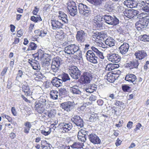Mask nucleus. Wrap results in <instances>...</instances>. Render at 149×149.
<instances>
[{
    "label": "nucleus",
    "instance_id": "1",
    "mask_svg": "<svg viewBox=\"0 0 149 149\" xmlns=\"http://www.w3.org/2000/svg\"><path fill=\"white\" fill-rule=\"evenodd\" d=\"M92 50H89L86 54V57L88 61L93 63L96 64L98 62L97 56L102 59L104 58L103 53L94 47H91Z\"/></svg>",
    "mask_w": 149,
    "mask_h": 149
},
{
    "label": "nucleus",
    "instance_id": "2",
    "mask_svg": "<svg viewBox=\"0 0 149 149\" xmlns=\"http://www.w3.org/2000/svg\"><path fill=\"white\" fill-rule=\"evenodd\" d=\"M62 63V61L61 58L58 57L54 58L52 60L51 70H50L49 71L52 74H54L52 72H57L59 70L60 65Z\"/></svg>",
    "mask_w": 149,
    "mask_h": 149
},
{
    "label": "nucleus",
    "instance_id": "3",
    "mask_svg": "<svg viewBox=\"0 0 149 149\" xmlns=\"http://www.w3.org/2000/svg\"><path fill=\"white\" fill-rule=\"evenodd\" d=\"M149 20L147 17L140 18L135 23V26L136 28L139 31L145 29L148 24Z\"/></svg>",
    "mask_w": 149,
    "mask_h": 149
},
{
    "label": "nucleus",
    "instance_id": "4",
    "mask_svg": "<svg viewBox=\"0 0 149 149\" xmlns=\"http://www.w3.org/2000/svg\"><path fill=\"white\" fill-rule=\"evenodd\" d=\"M103 18L105 22L109 24L116 26L119 23V19L114 15L112 16L109 14H106L103 16Z\"/></svg>",
    "mask_w": 149,
    "mask_h": 149
},
{
    "label": "nucleus",
    "instance_id": "5",
    "mask_svg": "<svg viewBox=\"0 0 149 149\" xmlns=\"http://www.w3.org/2000/svg\"><path fill=\"white\" fill-rule=\"evenodd\" d=\"M69 72L71 76L74 79H78L81 75L80 71L75 66H73L69 69Z\"/></svg>",
    "mask_w": 149,
    "mask_h": 149
},
{
    "label": "nucleus",
    "instance_id": "6",
    "mask_svg": "<svg viewBox=\"0 0 149 149\" xmlns=\"http://www.w3.org/2000/svg\"><path fill=\"white\" fill-rule=\"evenodd\" d=\"M91 76V74L88 72H84L81 75L80 79V82L85 84L89 83Z\"/></svg>",
    "mask_w": 149,
    "mask_h": 149
},
{
    "label": "nucleus",
    "instance_id": "7",
    "mask_svg": "<svg viewBox=\"0 0 149 149\" xmlns=\"http://www.w3.org/2000/svg\"><path fill=\"white\" fill-rule=\"evenodd\" d=\"M87 36V33L84 31L82 30L79 31H77L76 35L77 40L79 42H83L85 40Z\"/></svg>",
    "mask_w": 149,
    "mask_h": 149
},
{
    "label": "nucleus",
    "instance_id": "8",
    "mask_svg": "<svg viewBox=\"0 0 149 149\" xmlns=\"http://www.w3.org/2000/svg\"><path fill=\"white\" fill-rule=\"evenodd\" d=\"M72 121L75 124L79 129L84 126V122L83 120L78 116L76 115L71 118Z\"/></svg>",
    "mask_w": 149,
    "mask_h": 149
},
{
    "label": "nucleus",
    "instance_id": "9",
    "mask_svg": "<svg viewBox=\"0 0 149 149\" xmlns=\"http://www.w3.org/2000/svg\"><path fill=\"white\" fill-rule=\"evenodd\" d=\"M61 107L64 110L68 112L73 109L74 106L73 102L68 101L61 104Z\"/></svg>",
    "mask_w": 149,
    "mask_h": 149
},
{
    "label": "nucleus",
    "instance_id": "10",
    "mask_svg": "<svg viewBox=\"0 0 149 149\" xmlns=\"http://www.w3.org/2000/svg\"><path fill=\"white\" fill-rule=\"evenodd\" d=\"M77 47L78 46L75 45H70L65 48L64 51L65 53L69 55L74 54Z\"/></svg>",
    "mask_w": 149,
    "mask_h": 149
},
{
    "label": "nucleus",
    "instance_id": "11",
    "mask_svg": "<svg viewBox=\"0 0 149 149\" xmlns=\"http://www.w3.org/2000/svg\"><path fill=\"white\" fill-rule=\"evenodd\" d=\"M88 138L90 142L93 144H100L101 142L100 139L95 134L90 133Z\"/></svg>",
    "mask_w": 149,
    "mask_h": 149
},
{
    "label": "nucleus",
    "instance_id": "12",
    "mask_svg": "<svg viewBox=\"0 0 149 149\" xmlns=\"http://www.w3.org/2000/svg\"><path fill=\"white\" fill-rule=\"evenodd\" d=\"M59 128L63 130V132H66L70 131L72 128L71 125L65 123H60L58 125Z\"/></svg>",
    "mask_w": 149,
    "mask_h": 149
},
{
    "label": "nucleus",
    "instance_id": "13",
    "mask_svg": "<svg viewBox=\"0 0 149 149\" xmlns=\"http://www.w3.org/2000/svg\"><path fill=\"white\" fill-rule=\"evenodd\" d=\"M109 61L115 63H118L120 60V56L117 54H111L108 56Z\"/></svg>",
    "mask_w": 149,
    "mask_h": 149
},
{
    "label": "nucleus",
    "instance_id": "14",
    "mask_svg": "<svg viewBox=\"0 0 149 149\" xmlns=\"http://www.w3.org/2000/svg\"><path fill=\"white\" fill-rule=\"evenodd\" d=\"M52 26L53 30L59 29L62 28L63 24L56 19L51 20Z\"/></svg>",
    "mask_w": 149,
    "mask_h": 149
},
{
    "label": "nucleus",
    "instance_id": "15",
    "mask_svg": "<svg viewBox=\"0 0 149 149\" xmlns=\"http://www.w3.org/2000/svg\"><path fill=\"white\" fill-rule=\"evenodd\" d=\"M134 55L136 58L139 60H142L147 56L146 52L143 50H138L135 52Z\"/></svg>",
    "mask_w": 149,
    "mask_h": 149
},
{
    "label": "nucleus",
    "instance_id": "16",
    "mask_svg": "<svg viewBox=\"0 0 149 149\" xmlns=\"http://www.w3.org/2000/svg\"><path fill=\"white\" fill-rule=\"evenodd\" d=\"M136 77L133 74H128L125 77V80L130 82H132L134 84L136 83Z\"/></svg>",
    "mask_w": 149,
    "mask_h": 149
},
{
    "label": "nucleus",
    "instance_id": "17",
    "mask_svg": "<svg viewBox=\"0 0 149 149\" xmlns=\"http://www.w3.org/2000/svg\"><path fill=\"white\" fill-rule=\"evenodd\" d=\"M129 47V45L128 44L123 43L119 47L120 52L123 55L126 54L128 51Z\"/></svg>",
    "mask_w": 149,
    "mask_h": 149
},
{
    "label": "nucleus",
    "instance_id": "18",
    "mask_svg": "<svg viewBox=\"0 0 149 149\" xmlns=\"http://www.w3.org/2000/svg\"><path fill=\"white\" fill-rule=\"evenodd\" d=\"M139 64L138 60L134 59L129 62L127 64V67H129L130 69L137 68Z\"/></svg>",
    "mask_w": 149,
    "mask_h": 149
},
{
    "label": "nucleus",
    "instance_id": "19",
    "mask_svg": "<svg viewBox=\"0 0 149 149\" xmlns=\"http://www.w3.org/2000/svg\"><path fill=\"white\" fill-rule=\"evenodd\" d=\"M52 83L54 86L57 87L62 86V81L61 79L56 77L53 78Z\"/></svg>",
    "mask_w": 149,
    "mask_h": 149
},
{
    "label": "nucleus",
    "instance_id": "20",
    "mask_svg": "<svg viewBox=\"0 0 149 149\" xmlns=\"http://www.w3.org/2000/svg\"><path fill=\"white\" fill-rule=\"evenodd\" d=\"M35 104L36 110L39 113H42L45 110L44 105L37 102H36Z\"/></svg>",
    "mask_w": 149,
    "mask_h": 149
},
{
    "label": "nucleus",
    "instance_id": "21",
    "mask_svg": "<svg viewBox=\"0 0 149 149\" xmlns=\"http://www.w3.org/2000/svg\"><path fill=\"white\" fill-rule=\"evenodd\" d=\"M81 88L77 85H74L71 87L70 91L74 94L79 95L81 93Z\"/></svg>",
    "mask_w": 149,
    "mask_h": 149
},
{
    "label": "nucleus",
    "instance_id": "22",
    "mask_svg": "<svg viewBox=\"0 0 149 149\" xmlns=\"http://www.w3.org/2000/svg\"><path fill=\"white\" fill-rule=\"evenodd\" d=\"M59 15H58V17L64 23H68V20L67 19V15L63 12L61 11H59Z\"/></svg>",
    "mask_w": 149,
    "mask_h": 149
},
{
    "label": "nucleus",
    "instance_id": "23",
    "mask_svg": "<svg viewBox=\"0 0 149 149\" xmlns=\"http://www.w3.org/2000/svg\"><path fill=\"white\" fill-rule=\"evenodd\" d=\"M115 74L111 72H109L107 75V79L110 82H113L115 81L116 78Z\"/></svg>",
    "mask_w": 149,
    "mask_h": 149
},
{
    "label": "nucleus",
    "instance_id": "24",
    "mask_svg": "<svg viewBox=\"0 0 149 149\" xmlns=\"http://www.w3.org/2000/svg\"><path fill=\"white\" fill-rule=\"evenodd\" d=\"M22 91L25 93V95L26 96H30L31 94L29 87L26 85H24L22 86Z\"/></svg>",
    "mask_w": 149,
    "mask_h": 149
},
{
    "label": "nucleus",
    "instance_id": "25",
    "mask_svg": "<svg viewBox=\"0 0 149 149\" xmlns=\"http://www.w3.org/2000/svg\"><path fill=\"white\" fill-rule=\"evenodd\" d=\"M106 45L110 47L113 46L115 44V40L112 38L109 37L105 40Z\"/></svg>",
    "mask_w": 149,
    "mask_h": 149
},
{
    "label": "nucleus",
    "instance_id": "26",
    "mask_svg": "<svg viewBox=\"0 0 149 149\" xmlns=\"http://www.w3.org/2000/svg\"><path fill=\"white\" fill-rule=\"evenodd\" d=\"M25 127L24 128V132L27 134L29 132L30 129L32 126L31 123L29 122H26L24 123Z\"/></svg>",
    "mask_w": 149,
    "mask_h": 149
},
{
    "label": "nucleus",
    "instance_id": "27",
    "mask_svg": "<svg viewBox=\"0 0 149 149\" xmlns=\"http://www.w3.org/2000/svg\"><path fill=\"white\" fill-rule=\"evenodd\" d=\"M119 67L118 64H109L107 65L106 68V70L111 71L116 68H117Z\"/></svg>",
    "mask_w": 149,
    "mask_h": 149
},
{
    "label": "nucleus",
    "instance_id": "28",
    "mask_svg": "<svg viewBox=\"0 0 149 149\" xmlns=\"http://www.w3.org/2000/svg\"><path fill=\"white\" fill-rule=\"evenodd\" d=\"M104 8L109 12L111 11L113 9V6L110 1L107 2L105 4Z\"/></svg>",
    "mask_w": 149,
    "mask_h": 149
},
{
    "label": "nucleus",
    "instance_id": "29",
    "mask_svg": "<svg viewBox=\"0 0 149 149\" xmlns=\"http://www.w3.org/2000/svg\"><path fill=\"white\" fill-rule=\"evenodd\" d=\"M59 93L56 91H52L50 92V98L53 100H56L57 99L58 97Z\"/></svg>",
    "mask_w": 149,
    "mask_h": 149
},
{
    "label": "nucleus",
    "instance_id": "30",
    "mask_svg": "<svg viewBox=\"0 0 149 149\" xmlns=\"http://www.w3.org/2000/svg\"><path fill=\"white\" fill-rule=\"evenodd\" d=\"M60 77L61 78V80L62 81L63 83L70 80V78L68 75L65 73H64L61 74Z\"/></svg>",
    "mask_w": 149,
    "mask_h": 149
},
{
    "label": "nucleus",
    "instance_id": "31",
    "mask_svg": "<svg viewBox=\"0 0 149 149\" xmlns=\"http://www.w3.org/2000/svg\"><path fill=\"white\" fill-rule=\"evenodd\" d=\"M98 117L96 114H93L89 118V121L92 122H96L99 120Z\"/></svg>",
    "mask_w": 149,
    "mask_h": 149
},
{
    "label": "nucleus",
    "instance_id": "32",
    "mask_svg": "<svg viewBox=\"0 0 149 149\" xmlns=\"http://www.w3.org/2000/svg\"><path fill=\"white\" fill-rule=\"evenodd\" d=\"M46 97L43 96H40L36 102H39L42 104L45 105L46 102Z\"/></svg>",
    "mask_w": 149,
    "mask_h": 149
},
{
    "label": "nucleus",
    "instance_id": "33",
    "mask_svg": "<svg viewBox=\"0 0 149 149\" xmlns=\"http://www.w3.org/2000/svg\"><path fill=\"white\" fill-rule=\"evenodd\" d=\"M68 12L72 16H74L76 15L77 13V7L76 6L70 10H68Z\"/></svg>",
    "mask_w": 149,
    "mask_h": 149
},
{
    "label": "nucleus",
    "instance_id": "34",
    "mask_svg": "<svg viewBox=\"0 0 149 149\" xmlns=\"http://www.w3.org/2000/svg\"><path fill=\"white\" fill-rule=\"evenodd\" d=\"M124 15L128 18H133L132 9L126 10L124 12Z\"/></svg>",
    "mask_w": 149,
    "mask_h": 149
},
{
    "label": "nucleus",
    "instance_id": "35",
    "mask_svg": "<svg viewBox=\"0 0 149 149\" xmlns=\"http://www.w3.org/2000/svg\"><path fill=\"white\" fill-rule=\"evenodd\" d=\"M87 8H85L84 11V13H82L81 14V15H84L86 17L88 16L91 13V11L90 8L87 6Z\"/></svg>",
    "mask_w": 149,
    "mask_h": 149
},
{
    "label": "nucleus",
    "instance_id": "36",
    "mask_svg": "<svg viewBox=\"0 0 149 149\" xmlns=\"http://www.w3.org/2000/svg\"><path fill=\"white\" fill-rule=\"evenodd\" d=\"M37 47L36 45L33 42H31L29 44V45L27 49V51L34 50Z\"/></svg>",
    "mask_w": 149,
    "mask_h": 149
},
{
    "label": "nucleus",
    "instance_id": "37",
    "mask_svg": "<svg viewBox=\"0 0 149 149\" xmlns=\"http://www.w3.org/2000/svg\"><path fill=\"white\" fill-rule=\"evenodd\" d=\"M87 6L81 3H79V13L81 15L82 13H84V9L85 8H87Z\"/></svg>",
    "mask_w": 149,
    "mask_h": 149
},
{
    "label": "nucleus",
    "instance_id": "38",
    "mask_svg": "<svg viewBox=\"0 0 149 149\" xmlns=\"http://www.w3.org/2000/svg\"><path fill=\"white\" fill-rule=\"evenodd\" d=\"M67 8L68 10H70L76 6L74 2L73 1H69L67 3Z\"/></svg>",
    "mask_w": 149,
    "mask_h": 149
},
{
    "label": "nucleus",
    "instance_id": "39",
    "mask_svg": "<svg viewBox=\"0 0 149 149\" xmlns=\"http://www.w3.org/2000/svg\"><path fill=\"white\" fill-rule=\"evenodd\" d=\"M42 65L44 67L48 70H49L51 69V70L52 65L49 61H46L44 62Z\"/></svg>",
    "mask_w": 149,
    "mask_h": 149
},
{
    "label": "nucleus",
    "instance_id": "40",
    "mask_svg": "<svg viewBox=\"0 0 149 149\" xmlns=\"http://www.w3.org/2000/svg\"><path fill=\"white\" fill-rule=\"evenodd\" d=\"M96 35L97 36V39H100L101 40H104V38H105L106 36V35L104 34V33L100 32L97 33Z\"/></svg>",
    "mask_w": 149,
    "mask_h": 149
},
{
    "label": "nucleus",
    "instance_id": "41",
    "mask_svg": "<svg viewBox=\"0 0 149 149\" xmlns=\"http://www.w3.org/2000/svg\"><path fill=\"white\" fill-rule=\"evenodd\" d=\"M31 19L35 22H37L38 21L42 20L40 16L38 15L36 16H32L31 17Z\"/></svg>",
    "mask_w": 149,
    "mask_h": 149
},
{
    "label": "nucleus",
    "instance_id": "42",
    "mask_svg": "<svg viewBox=\"0 0 149 149\" xmlns=\"http://www.w3.org/2000/svg\"><path fill=\"white\" fill-rule=\"evenodd\" d=\"M35 33H37L38 35L42 37L45 36L46 34V32H45L44 30H36L35 31Z\"/></svg>",
    "mask_w": 149,
    "mask_h": 149
},
{
    "label": "nucleus",
    "instance_id": "43",
    "mask_svg": "<svg viewBox=\"0 0 149 149\" xmlns=\"http://www.w3.org/2000/svg\"><path fill=\"white\" fill-rule=\"evenodd\" d=\"M51 132V129L49 127H47L44 130H41V133L43 135L46 136L49 134Z\"/></svg>",
    "mask_w": 149,
    "mask_h": 149
},
{
    "label": "nucleus",
    "instance_id": "44",
    "mask_svg": "<svg viewBox=\"0 0 149 149\" xmlns=\"http://www.w3.org/2000/svg\"><path fill=\"white\" fill-rule=\"evenodd\" d=\"M96 88L92 86H89L88 88L86 89V91L90 93H93L94 91L96 90Z\"/></svg>",
    "mask_w": 149,
    "mask_h": 149
},
{
    "label": "nucleus",
    "instance_id": "45",
    "mask_svg": "<svg viewBox=\"0 0 149 149\" xmlns=\"http://www.w3.org/2000/svg\"><path fill=\"white\" fill-rule=\"evenodd\" d=\"M75 50L74 53L75 55L77 57H82V53L81 51L79 50V46H78V47Z\"/></svg>",
    "mask_w": 149,
    "mask_h": 149
},
{
    "label": "nucleus",
    "instance_id": "46",
    "mask_svg": "<svg viewBox=\"0 0 149 149\" xmlns=\"http://www.w3.org/2000/svg\"><path fill=\"white\" fill-rule=\"evenodd\" d=\"M90 133L88 131H86L82 129L81 130L78 132V134L79 135H84V136H86L87 135L88 136Z\"/></svg>",
    "mask_w": 149,
    "mask_h": 149
},
{
    "label": "nucleus",
    "instance_id": "47",
    "mask_svg": "<svg viewBox=\"0 0 149 149\" xmlns=\"http://www.w3.org/2000/svg\"><path fill=\"white\" fill-rule=\"evenodd\" d=\"M31 65L33 67V68L34 70H38L40 69V67L39 65L38 64V63L37 62H32L31 63Z\"/></svg>",
    "mask_w": 149,
    "mask_h": 149
},
{
    "label": "nucleus",
    "instance_id": "48",
    "mask_svg": "<svg viewBox=\"0 0 149 149\" xmlns=\"http://www.w3.org/2000/svg\"><path fill=\"white\" fill-rule=\"evenodd\" d=\"M78 138L79 140L83 142H85L86 140V136H82L81 135L78 134Z\"/></svg>",
    "mask_w": 149,
    "mask_h": 149
},
{
    "label": "nucleus",
    "instance_id": "49",
    "mask_svg": "<svg viewBox=\"0 0 149 149\" xmlns=\"http://www.w3.org/2000/svg\"><path fill=\"white\" fill-rule=\"evenodd\" d=\"M102 18L100 16H97L95 17L94 19L93 20V22L94 23H97L98 22H101V21H102Z\"/></svg>",
    "mask_w": 149,
    "mask_h": 149
},
{
    "label": "nucleus",
    "instance_id": "50",
    "mask_svg": "<svg viewBox=\"0 0 149 149\" xmlns=\"http://www.w3.org/2000/svg\"><path fill=\"white\" fill-rule=\"evenodd\" d=\"M48 144V143L45 140L42 141H41V147L44 148H45V147H47L48 149H50L49 146H47L46 145Z\"/></svg>",
    "mask_w": 149,
    "mask_h": 149
},
{
    "label": "nucleus",
    "instance_id": "51",
    "mask_svg": "<svg viewBox=\"0 0 149 149\" xmlns=\"http://www.w3.org/2000/svg\"><path fill=\"white\" fill-rule=\"evenodd\" d=\"M102 0H92L91 3L95 5H100L102 2Z\"/></svg>",
    "mask_w": 149,
    "mask_h": 149
},
{
    "label": "nucleus",
    "instance_id": "52",
    "mask_svg": "<svg viewBox=\"0 0 149 149\" xmlns=\"http://www.w3.org/2000/svg\"><path fill=\"white\" fill-rule=\"evenodd\" d=\"M130 87L128 86L127 85H123L122 86V88L123 91L125 92H127L130 89Z\"/></svg>",
    "mask_w": 149,
    "mask_h": 149
},
{
    "label": "nucleus",
    "instance_id": "53",
    "mask_svg": "<svg viewBox=\"0 0 149 149\" xmlns=\"http://www.w3.org/2000/svg\"><path fill=\"white\" fill-rule=\"evenodd\" d=\"M59 93L60 94L65 95L67 94V91L64 88H61L59 90Z\"/></svg>",
    "mask_w": 149,
    "mask_h": 149
},
{
    "label": "nucleus",
    "instance_id": "54",
    "mask_svg": "<svg viewBox=\"0 0 149 149\" xmlns=\"http://www.w3.org/2000/svg\"><path fill=\"white\" fill-rule=\"evenodd\" d=\"M80 144L79 143L75 142L73 143L72 147L74 148H80Z\"/></svg>",
    "mask_w": 149,
    "mask_h": 149
},
{
    "label": "nucleus",
    "instance_id": "55",
    "mask_svg": "<svg viewBox=\"0 0 149 149\" xmlns=\"http://www.w3.org/2000/svg\"><path fill=\"white\" fill-rule=\"evenodd\" d=\"M47 113V116L49 118H51L54 116V115L52 110L48 111Z\"/></svg>",
    "mask_w": 149,
    "mask_h": 149
},
{
    "label": "nucleus",
    "instance_id": "56",
    "mask_svg": "<svg viewBox=\"0 0 149 149\" xmlns=\"http://www.w3.org/2000/svg\"><path fill=\"white\" fill-rule=\"evenodd\" d=\"M127 2L128 3V4H127V5H129L130 8H133L135 7L136 5L134 4L132 1L129 0L128 1H127Z\"/></svg>",
    "mask_w": 149,
    "mask_h": 149
},
{
    "label": "nucleus",
    "instance_id": "57",
    "mask_svg": "<svg viewBox=\"0 0 149 149\" xmlns=\"http://www.w3.org/2000/svg\"><path fill=\"white\" fill-rule=\"evenodd\" d=\"M97 28H100L102 27V24L101 22H98L97 23L95 22L93 24Z\"/></svg>",
    "mask_w": 149,
    "mask_h": 149
},
{
    "label": "nucleus",
    "instance_id": "58",
    "mask_svg": "<svg viewBox=\"0 0 149 149\" xmlns=\"http://www.w3.org/2000/svg\"><path fill=\"white\" fill-rule=\"evenodd\" d=\"M149 64V61H147L146 62V64L143 66V69L144 70L145 72H146L147 70H148V65Z\"/></svg>",
    "mask_w": 149,
    "mask_h": 149
},
{
    "label": "nucleus",
    "instance_id": "59",
    "mask_svg": "<svg viewBox=\"0 0 149 149\" xmlns=\"http://www.w3.org/2000/svg\"><path fill=\"white\" fill-rule=\"evenodd\" d=\"M146 36V35H141L139 36L138 38L140 41L144 42L145 37Z\"/></svg>",
    "mask_w": 149,
    "mask_h": 149
},
{
    "label": "nucleus",
    "instance_id": "60",
    "mask_svg": "<svg viewBox=\"0 0 149 149\" xmlns=\"http://www.w3.org/2000/svg\"><path fill=\"white\" fill-rule=\"evenodd\" d=\"M38 56H39L40 57V58H41V59H46V58L45 57V55H47L46 54H45L44 53H43V54H41L40 53V52H38Z\"/></svg>",
    "mask_w": 149,
    "mask_h": 149
},
{
    "label": "nucleus",
    "instance_id": "61",
    "mask_svg": "<svg viewBox=\"0 0 149 149\" xmlns=\"http://www.w3.org/2000/svg\"><path fill=\"white\" fill-rule=\"evenodd\" d=\"M39 8H37V7L35 6L34 8V9L33 11V13L34 15H36L38 12L39 10Z\"/></svg>",
    "mask_w": 149,
    "mask_h": 149
},
{
    "label": "nucleus",
    "instance_id": "62",
    "mask_svg": "<svg viewBox=\"0 0 149 149\" xmlns=\"http://www.w3.org/2000/svg\"><path fill=\"white\" fill-rule=\"evenodd\" d=\"M132 124L133 122L132 121H130L128 122L127 125V127L129 129H130L132 127Z\"/></svg>",
    "mask_w": 149,
    "mask_h": 149
},
{
    "label": "nucleus",
    "instance_id": "63",
    "mask_svg": "<svg viewBox=\"0 0 149 149\" xmlns=\"http://www.w3.org/2000/svg\"><path fill=\"white\" fill-rule=\"evenodd\" d=\"M133 18L134 16L137 15L138 14V11L137 10L132 9Z\"/></svg>",
    "mask_w": 149,
    "mask_h": 149
},
{
    "label": "nucleus",
    "instance_id": "64",
    "mask_svg": "<svg viewBox=\"0 0 149 149\" xmlns=\"http://www.w3.org/2000/svg\"><path fill=\"white\" fill-rule=\"evenodd\" d=\"M8 68H4V69L1 72V75L2 76H3L5 74Z\"/></svg>",
    "mask_w": 149,
    "mask_h": 149
}]
</instances>
